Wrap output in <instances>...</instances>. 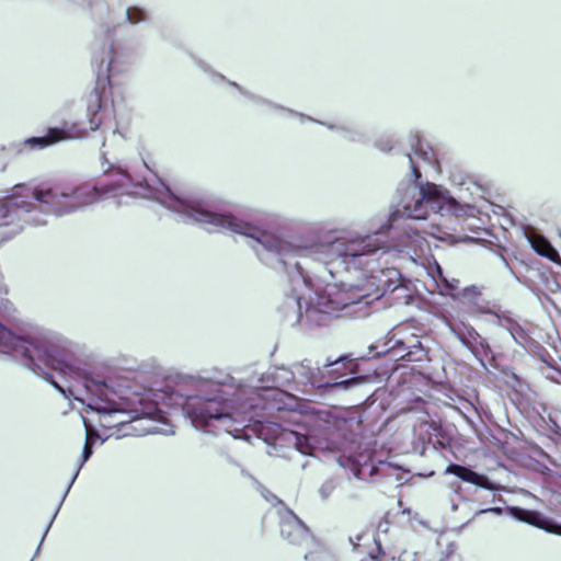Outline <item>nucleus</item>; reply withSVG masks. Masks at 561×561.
I'll list each match as a JSON object with an SVG mask.
<instances>
[{"label":"nucleus","instance_id":"25","mask_svg":"<svg viewBox=\"0 0 561 561\" xmlns=\"http://www.w3.org/2000/svg\"><path fill=\"white\" fill-rule=\"evenodd\" d=\"M312 553L311 552H306L305 556H304V559L305 560H309L311 558Z\"/></svg>","mask_w":561,"mask_h":561},{"label":"nucleus","instance_id":"2","mask_svg":"<svg viewBox=\"0 0 561 561\" xmlns=\"http://www.w3.org/2000/svg\"><path fill=\"white\" fill-rule=\"evenodd\" d=\"M381 249L383 248L377 237L371 236L348 241L337 239L325 245L323 262L331 275L337 273L341 267L346 272L359 273L358 284L351 282L346 284L353 295L352 302H358L374 294L371 290L375 286L374 273L379 270L375 255Z\"/></svg>","mask_w":561,"mask_h":561},{"label":"nucleus","instance_id":"6","mask_svg":"<svg viewBox=\"0 0 561 561\" xmlns=\"http://www.w3.org/2000/svg\"><path fill=\"white\" fill-rule=\"evenodd\" d=\"M113 62L114 56L107 65L106 75L104 77H101L100 73L98 75L95 88L88 98L87 116L90 129L93 131L99 129L104 122L103 94L106 88L111 87Z\"/></svg>","mask_w":561,"mask_h":561},{"label":"nucleus","instance_id":"24","mask_svg":"<svg viewBox=\"0 0 561 561\" xmlns=\"http://www.w3.org/2000/svg\"><path fill=\"white\" fill-rule=\"evenodd\" d=\"M468 333H469V335H470L471 337H473V339H476V337H480L479 333H478V332H477L472 327H470V328L468 329Z\"/></svg>","mask_w":561,"mask_h":561},{"label":"nucleus","instance_id":"14","mask_svg":"<svg viewBox=\"0 0 561 561\" xmlns=\"http://www.w3.org/2000/svg\"><path fill=\"white\" fill-rule=\"evenodd\" d=\"M433 278L437 283V286L443 295L455 296L456 291L459 288V280L456 278L448 279L439 265H436V268L433 274Z\"/></svg>","mask_w":561,"mask_h":561},{"label":"nucleus","instance_id":"22","mask_svg":"<svg viewBox=\"0 0 561 561\" xmlns=\"http://www.w3.org/2000/svg\"><path fill=\"white\" fill-rule=\"evenodd\" d=\"M408 157H409V160H410V163H411V168H412L413 174H414L415 179H416V180H419V179L421 178V172H420V170L414 165V163H413V160H412L411 156L409 154Z\"/></svg>","mask_w":561,"mask_h":561},{"label":"nucleus","instance_id":"3","mask_svg":"<svg viewBox=\"0 0 561 561\" xmlns=\"http://www.w3.org/2000/svg\"><path fill=\"white\" fill-rule=\"evenodd\" d=\"M0 352L20 357L26 367L51 383L60 393L66 397L72 396V391L69 390V394H67L66 390L54 380L53 375L49 373V369H51L61 375H67L71 370V367L64 359L55 356L50 350L44 347L41 343L16 336L1 323Z\"/></svg>","mask_w":561,"mask_h":561},{"label":"nucleus","instance_id":"8","mask_svg":"<svg viewBox=\"0 0 561 561\" xmlns=\"http://www.w3.org/2000/svg\"><path fill=\"white\" fill-rule=\"evenodd\" d=\"M85 129L77 124H64L62 127H50L47 134L41 137H31L25 140V145L31 148H46L57 142L82 138Z\"/></svg>","mask_w":561,"mask_h":561},{"label":"nucleus","instance_id":"26","mask_svg":"<svg viewBox=\"0 0 561 561\" xmlns=\"http://www.w3.org/2000/svg\"><path fill=\"white\" fill-rule=\"evenodd\" d=\"M75 400H79V401H81L82 403H84V400H83V399H79L78 397H75Z\"/></svg>","mask_w":561,"mask_h":561},{"label":"nucleus","instance_id":"5","mask_svg":"<svg viewBox=\"0 0 561 561\" xmlns=\"http://www.w3.org/2000/svg\"><path fill=\"white\" fill-rule=\"evenodd\" d=\"M184 410L196 427L215 426L219 431L231 433L233 419L225 411V405L215 399L188 398Z\"/></svg>","mask_w":561,"mask_h":561},{"label":"nucleus","instance_id":"12","mask_svg":"<svg viewBox=\"0 0 561 561\" xmlns=\"http://www.w3.org/2000/svg\"><path fill=\"white\" fill-rule=\"evenodd\" d=\"M447 473L455 474L459 479H461L465 482L472 483L474 485H478L480 488H483L485 490H494V485L492 482L488 479V477L480 474L470 468L457 465V463H450L446 468Z\"/></svg>","mask_w":561,"mask_h":561},{"label":"nucleus","instance_id":"7","mask_svg":"<svg viewBox=\"0 0 561 561\" xmlns=\"http://www.w3.org/2000/svg\"><path fill=\"white\" fill-rule=\"evenodd\" d=\"M85 389L89 394L87 399V411L91 410L99 414L111 415L119 412V404L114 400L115 392L105 382L88 381Z\"/></svg>","mask_w":561,"mask_h":561},{"label":"nucleus","instance_id":"16","mask_svg":"<svg viewBox=\"0 0 561 561\" xmlns=\"http://www.w3.org/2000/svg\"><path fill=\"white\" fill-rule=\"evenodd\" d=\"M286 439L288 442L293 443L299 453H301L304 455L311 454L312 446H311L310 439L307 435L299 434L297 432H289L288 437Z\"/></svg>","mask_w":561,"mask_h":561},{"label":"nucleus","instance_id":"10","mask_svg":"<svg viewBox=\"0 0 561 561\" xmlns=\"http://www.w3.org/2000/svg\"><path fill=\"white\" fill-rule=\"evenodd\" d=\"M512 514L519 522L561 536V525L553 523L538 511L514 507Z\"/></svg>","mask_w":561,"mask_h":561},{"label":"nucleus","instance_id":"11","mask_svg":"<svg viewBox=\"0 0 561 561\" xmlns=\"http://www.w3.org/2000/svg\"><path fill=\"white\" fill-rule=\"evenodd\" d=\"M443 196L438 186L433 183H426L420 187V198L415 203L414 218H425L426 211H422V207L430 206L432 209L442 207Z\"/></svg>","mask_w":561,"mask_h":561},{"label":"nucleus","instance_id":"4","mask_svg":"<svg viewBox=\"0 0 561 561\" xmlns=\"http://www.w3.org/2000/svg\"><path fill=\"white\" fill-rule=\"evenodd\" d=\"M185 215L192 221L210 225L217 230H229L231 232L252 238L267 250H274L278 247V240L265 230H262L231 214H219L198 207H187L185 209Z\"/></svg>","mask_w":561,"mask_h":561},{"label":"nucleus","instance_id":"9","mask_svg":"<svg viewBox=\"0 0 561 561\" xmlns=\"http://www.w3.org/2000/svg\"><path fill=\"white\" fill-rule=\"evenodd\" d=\"M279 530L282 538L291 546L309 548L314 542L310 529L296 516L282 519Z\"/></svg>","mask_w":561,"mask_h":561},{"label":"nucleus","instance_id":"1","mask_svg":"<svg viewBox=\"0 0 561 561\" xmlns=\"http://www.w3.org/2000/svg\"><path fill=\"white\" fill-rule=\"evenodd\" d=\"M111 179L106 182L92 183L84 182L78 185L55 184L48 188H31L26 185H15L11 197V205L31 211L33 204L20 199L21 197H32L46 207V210L56 215H62L76 211L82 207L92 205L106 195H117L122 190L130 184V176L125 171H112L107 174Z\"/></svg>","mask_w":561,"mask_h":561},{"label":"nucleus","instance_id":"21","mask_svg":"<svg viewBox=\"0 0 561 561\" xmlns=\"http://www.w3.org/2000/svg\"><path fill=\"white\" fill-rule=\"evenodd\" d=\"M93 435V432L91 430V427H88L87 426V440H85V444H84V447H83V453H82V461H87L89 459V457L92 455V442H91V437Z\"/></svg>","mask_w":561,"mask_h":561},{"label":"nucleus","instance_id":"27","mask_svg":"<svg viewBox=\"0 0 561 561\" xmlns=\"http://www.w3.org/2000/svg\"><path fill=\"white\" fill-rule=\"evenodd\" d=\"M328 561H336V560H334V559H330V560H328Z\"/></svg>","mask_w":561,"mask_h":561},{"label":"nucleus","instance_id":"17","mask_svg":"<svg viewBox=\"0 0 561 561\" xmlns=\"http://www.w3.org/2000/svg\"><path fill=\"white\" fill-rule=\"evenodd\" d=\"M401 242L403 245L411 248L414 255H419V252L422 253L424 251V245H426L425 239L417 232H413V234L407 232Z\"/></svg>","mask_w":561,"mask_h":561},{"label":"nucleus","instance_id":"13","mask_svg":"<svg viewBox=\"0 0 561 561\" xmlns=\"http://www.w3.org/2000/svg\"><path fill=\"white\" fill-rule=\"evenodd\" d=\"M530 243L531 248L538 255L543 256L554 264L561 266V256L546 237L541 234H535L531 237Z\"/></svg>","mask_w":561,"mask_h":561},{"label":"nucleus","instance_id":"18","mask_svg":"<svg viewBox=\"0 0 561 561\" xmlns=\"http://www.w3.org/2000/svg\"><path fill=\"white\" fill-rule=\"evenodd\" d=\"M329 366L332 367L331 370L329 371L330 374H339V375L343 376V375H345L344 370L352 371L354 364L352 360H346L345 358H340V359L329 364Z\"/></svg>","mask_w":561,"mask_h":561},{"label":"nucleus","instance_id":"15","mask_svg":"<svg viewBox=\"0 0 561 561\" xmlns=\"http://www.w3.org/2000/svg\"><path fill=\"white\" fill-rule=\"evenodd\" d=\"M434 432H435V428H434L433 424H431L426 421H422V422L417 423L413 428L414 437L423 446H425L427 444H432Z\"/></svg>","mask_w":561,"mask_h":561},{"label":"nucleus","instance_id":"20","mask_svg":"<svg viewBox=\"0 0 561 561\" xmlns=\"http://www.w3.org/2000/svg\"><path fill=\"white\" fill-rule=\"evenodd\" d=\"M126 16L131 24H136L141 21H145L146 12L138 7H130L126 11Z\"/></svg>","mask_w":561,"mask_h":561},{"label":"nucleus","instance_id":"19","mask_svg":"<svg viewBox=\"0 0 561 561\" xmlns=\"http://www.w3.org/2000/svg\"><path fill=\"white\" fill-rule=\"evenodd\" d=\"M511 334L516 343L524 346L530 340L529 334L526 330H524L519 324L515 323L511 328Z\"/></svg>","mask_w":561,"mask_h":561},{"label":"nucleus","instance_id":"23","mask_svg":"<svg viewBox=\"0 0 561 561\" xmlns=\"http://www.w3.org/2000/svg\"><path fill=\"white\" fill-rule=\"evenodd\" d=\"M373 559L376 561H394V559H388L383 552L381 556H374Z\"/></svg>","mask_w":561,"mask_h":561}]
</instances>
